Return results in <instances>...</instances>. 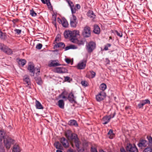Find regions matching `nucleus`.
Here are the masks:
<instances>
[{"label":"nucleus","mask_w":152,"mask_h":152,"mask_svg":"<svg viewBox=\"0 0 152 152\" xmlns=\"http://www.w3.org/2000/svg\"><path fill=\"white\" fill-rule=\"evenodd\" d=\"M65 135L69 141L72 147L77 149L78 152H85L84 148L80 147L81 143L77 134L69 130L65 132Z\"/></svg>","instance_id":"f257e3e1"},{"label":"nucleus","mask_w":152,"mask_h":152,"mask_svg":"<svg viewBox=\"0 0 152 152\" xmlns=\"http://www.w3.org/2000/svg\"><path fill=\"white\" fill-rule=\"evenodd\" d=\"M96 48V43L93 41L87 42L86 45V49L87 52L89 53H91Z\"/></svg>","instance_id":"f03ea898"},{"label":"nucleus","mask_w":152,"mask_h":152,"mask_svg":"<svg viewBox=\"0 0 152 152\" xmlns=\"http://www.w3.org/2000/svg\"><path fill=\"white\" fill-rule=\"evenodd\" d=\"M82 36L84 38H88L91 36V28L88 26H86L84 28L82 32Z\"/></svg>","instance_id":"7ed1b4c3"},{"label":"nucleus","mask_w":152,"mask_h":152,"mask_svg":"<svg viewBox=\"0 0 152 152\" xmlns=\"http://www.w3.org/2000/svg\"><path fill=\"white\" fill-rule=\"evenodd\" d=\"M126 149L127 152H138V150L135 144L128 143Z\"/></svg>","instance_id":"20e7f679"},{"label":"nucleus","mask_w":152,"mask_h":152,"mask_svg":"<svg viewBox=\"0 0 152 152\" xmlns=\"http://www.w3.org/2000/svg\"><path fill=\"white\" fill-rule=\"evenodd\" d=\"M14 140L9 137H7L4 139V142L5 145L7 149H9L11 145L13 144L14 142Z\"/></svg>","instance_id":"39448f33"},{"label":"nucleus","mask_w":152,"mask_h":152,"mask_svg":"<svg viewBox=\"0 0 152 152\" xmlns=\"http://www.w3.org/2000/svg\"><path fill=\"white\" fill-rule=\"evenodd\" d=\"M148 144L147 141L142 138H141L139 140L137 145L141 149H143L146 147Z\"/></svg>","instance_id":"423d86ee"},{"label":"nucleus","mask_w":152,"mask_h":152,"mask_svg":"<svg viewBox=\"0 0 152 152\" xmlns=\"http://www.w3.org/2000/svg\"><path fill=\"white\" fill-rule=\"evenodd\" d=\"M68 130H67V131ZM64 134H65V133H64ZM65 136L66 137L67 139L64 137H62L60 138V142L61 143V144L62 145L63 147H64V148H66L69 147V142H70L68 140L67 137L66 136Z\"/></svg>","instance_id":"0eeeda50"},{"label":"nucleus","mask_w":152,"mask_h":152,"mask_svg":"<svg viewBox=\"0 0 152 152\" xmlns=\"http://www.w3.org/2000/svg\"><path fill=\"white\" fill-rule=\"evenodd\" d=\"M77 23L78 20L76 16L72 14V17L70 19V25L71 27L75 28Z\"/></svg>","instance_id":"6e6552de"},{"label":"nucleus","mask_w":152,"mask_h":152,"mask_svg":"<svg viewBox=\"0 0 152 152\" xmlns=\"http://www.w3.org/2000/svg\"><path fill=\"white\" fill-rule=\"evenodd\" d=\"M106 96V93L102 91L96 96V98L97 101L100 102L104 99Z\"/></svg>","instance_id":"1a4fd4ad"},{"label":"nucleus","mask_w":152,"mask_h":152,"mask_svg":"<svg viewBox=\"0 0 152 152\" xmlns=\"http://www.w3.org/2000/svg\"><path fill=\"white\" fill-rule=\"evenodd\" d=\"M71 40L72 42V40L77 39V38L80 37V32L79 31L74 30L73 31H71Z\"/></svg>","instance_id":"9d476101"},{"label":"nucleus","mask_w":152,"mask_h":152,"mask_svg":"<svg viewBox=\"0 0 152 152\" xmlns=\"http://www.w3.org/2000/svg\"><path fill=\"white\" fill-rule=\"evenodd\" d=\"M86 61L84 60L78 64L77 66V69H83L85 68L86 65Z\"/></svg>","instance_id":"9b49d317"},{"label":"nucleus","mask_w":152,"mask_h":152,"mask_svg":"<svg viewBox=\"0 0 152 152\" xmlns=\"http://www.w3.org/2000/svg\"><path fill=\"white\" fill-rule=\"evenodd\" d=\"M55 72L58 73H63L66 72L67 70L64 67H56L55 69Z\"/></svg>","instance_id":"f8f14e48"},{"label":"nucleus","mask_w":152,"mask_h":152,"mask_svg":"<svg viewBox=\"0 0 152 152\" xmlns=\"http://www.w3.org/2000/svg\"><path fill=\"white\" fill-rule=\"evenodd\" d=\"M58 62V60H51L48 64V66L50 67H55L59 66L61 65Z\"/></svg>","instance_id":"ddd939ff"},{"label":"nucleus","mask_w":152,"mask_h":152,"mask_svg":"<svg viewBox=\"0 0 152 152\" xmlns=\"http://www.w3.org/2000/svg\"><path fill=\"white\" fill-rule=\"evenodd\" d=\"M68 4L69 5V6L70 7L71 10L72 14L75 13L76 12V10H77V9L74 6L72 2L71 1H69Z\"/></svg>","instance_id":"4468645a"},{"label":"nucleus","mask_w":152,"mask_h":152,"mask_svg":"<svg viewBox=\"0 0 152 152\" xmlns=\"http://www.w3.org/2000/svg\"><path fill=\"white\" fill-rule=\"evenodd\" d=\"M7 137L8 136L6 134L4 130H0V143L2 141V139H4Z\"/></svg>","instance_id":"2eb2a0df"},{"label":"nucleus","mask_w":152,"mask_h":152,"mask_svg":"<svg viewBox=\"0 0 152 152\" xmlns=\"http://www.w3.org/2000/svg\"><path fill=\"white\" fill-rule=\"evenodd\" d=\"M110 120V118H109L108 116H105L102 119V123L104 124H107L109 122Z\"/></svg>","instance_id":"dca6fc26"},{"label":"nucleus","mask_w":152,"mask_h":152,"mask_svg":"<svg viewBox=\"0 0 152 152\" xmlns=\"http://www.w3.org/2000/svg\"><path fill=\"white\" fill-rule=\"evenodd\" d=\"M28 69L30 72L33 73L34 74L36 72V70L34 68V66L32 64H30L28 65Z\"/></svg>","instance_id":"f3484780"},{"label":"nucleus","mask_w":152,"mask_h":152,"mask_svg":"<svg viewBox=\"0 0 152 152\" xmlns=\"http://www.w3.org/2000/svg\"><path fill=\"white\" fill-rule=\"evenodd\" d=\"M68 124L71 126H74L75 127H77L78 126V124L76 121L74 120H71L68 123Z\"/></svg>","instance_id":"a211bd4d"},{"label":"nucleus","mask_w":152,"mask_h":152,"mask_svg":"<svg viewBox=\"0 0 152 152\" xmlns=\"http://www.w3.org/2000/svg\"><path fill=\"white\" fill-rule=\"evenodd\" d=\"M71 31H66L64 32V37L66 38H71Z\"/></svg>","instance_id":"6ab92c4d"},{"label":"nucleus","mask_w":152,"mask_h":152,"mask_svg":"<svg viewBox=\"0 0 152 152\" xmlns=\"http://www.w3.org/2000/svg\"><path fill=\"white\" fill-rule=\"evenodd\" d=\"M65 47V45L62 42L58 43L56 44H55L54 47V48H64Z\"/></svg>","instance_id":"aec40b11"},{"label":"nucleus","mask_w":152,"mask_h":152,"mask_svg":"<svg viewBox=\"0 0 152 152\" xmlns=\"http://www.w3.org/2000/svg\"><path fill=\"white\" fill-rule=\"evenodd\" d=\"M75 97H74L73 94L72 92L69 93L68 96V99L69 101L71 103L75 102Z\"/></svg>","instance_id":"412c9836"},{"label":"nucleus","mask_w":152,"mask_h":152,"mask_svg":"<svg viewBox=\"0 0 152 152\" xmlns=\"http://www.w3.org/2000/svg\"><path fill=\"white\" fill-rule=\"evenodd\" d=\"M72 42L77 44L79 45H83L84 44V42L83 40H78L77 39H72Z\"/></svg>","instance_id":"4be33fe9"},{"label":"nucleus","mask_w":152,"mask_h":152,"mask_svg":"<svg viewBox=\"0 0 152 152\" xmlns=\"http://www.w3.org/2000/svg\"><path fill=\"white\" fill-rule=\"evenodd\" d=\"M94 32L96 34H99L100 32V28L96 25H95L94 26Z\"/></svg>","instance_id":"5701e85b"},{"label":"nucleus","mask_w":152,"mask_h":152,"mask_svg":"<svg viewBox=\"0 0 152 152\" xmlns=\"http://www.w3.org/2000/svg\"><path fill=\"white\" fill-rule=\"evenodd\" d=\"M23 81L26 82V83L28 85L30 84V81L29 79V77L27 75H25L23 77Z\"/></svg>","instance_id":"b1692460"},{"label":"nucleus","mask_w":152,"mask_h":152,"mask_svg":"<svg viewBox=\"0 0 152 152\" xmlns=\"http://www.w3.org/2000/svg\"><path fill=\"white\" fill-rule=\"evenodd\" d=\"M7 38V34L5 33H3L0 31V38L4 40H5Z\"/></svg>","instance_id":"393cba45"},{"label":"nucleus","mask_w":152,"mask_h":152,"mask_svg":"<svg viewBox=\"0 0 152 152\" xmlns=\"http://www.w3.org/2000/svg\"><path fill=\"white\" fill-rule=\"evenodd\" d=\"M20 149L19 146L17 145H14L12 150V152H20Z\"/></svg>","instance_id":"a878e982"},{"label":"nucleus","mask_w":152,"mask_h":152,"mask_svg":"<svg viewBox=\"0 0 152 152\" xmlns=\"http://www.w3.org/2000/svg\"><path fill=\"white\" fill-rule=\"evenodd\" d=\"M108 137L110 139H113L115 136V134L113 133V131L111 129H110L107 133Z\"/></svg>","instance_id":"bb28decb"},{"label":"nucleus","mask_w":152,"mask_h":152,"mask_svg":"<svg viewBox=\"0 0 152 152\" xmlns=\"http://www.w3.org/2000/svg\"><path fill=\"white\" fill-rule=\"evenodd\" d=\"M54 146L56 148L61 149L63 148V146L59 142H56L54 144Z\"/></svg>","instance_id":"cd10ccee"},{"label":"nucleus","mask_w":152,"mask_h":152,"mask_svg":"<svg viewBox=\"0 0 152 152\" xmlns=\"http://www.w3.org/2000/svg\"><path fill=\"white\" fill-rule=\"evenodd\" d=\"M35 104V106L37 109H43L42 106L39 101L36 100Z\"/></svg>","instance_id":"c85d7f7f"},{"label":"nucleus","mask_w":152,"mask_h":152,"mask_svg":"<svg viewBox=\"0 0 152 152\" xmlns=\"http://www.w3.org/2000/svg\"><path fill=\"white\" fill-rule=\"evenodd\" d=\"M34 79L38 84L40 85L42 84V81L40 77H35Z\"/></svg>","instance_id":"c756f323"},{"label":"nucleus","mask_w":152,"mask_h":152,"mask_svg":"<svg viewBox=\"0 0 152 152\" xmlns=\"http://www.w3.org/2000/svg\"><path fill=\"white\" fill-rule=\"evenodd\" d=\"M58 106L61 109H64V103L62 100H60L58 102Z\"/></svg>","instance_id":"7c9ffc66"},{"label":"nucleus","mask_w":152,"mask_h":152,"mask_svg":"<svg viewBox=\"0 0 152 152\" xmlns=\"http://www.w3.org/2000/svg\"><path fill=\"white\" fill-rule=\"evenodd\" d=\"M87 15L88 17L91 18H94L95 16V15L94 14L93 12L90 10H89L88 12L87 13Z\"/></svg>","instance_id":"2f4dec72"},{"label":"nucleus","mask_w":152,"mask_h":152,"mask_svg":"<svg viewBox=\"0 0 152 152\" xmlns=\"http://www.w3.org/2000/svg\"><path fill=\"white\" fill-rule=\"evenodd\" d=\"M61 24L62 26L64 27H67L69 25L67 20L65 19L62 20Z\"/></svg>","instance_id":"473e14b6"},{"label":"nucleus","mask_w":152,"mask_h":152,"mask_svg":"<svg viewBox=\"0 0 152 152\" xmlns=\"http://www.w3.org/2000/svg\"><path fill=\"white\" fill-rule=\"evenodd\" d=\"M3 52L6 53L8 55H10L12 54V50L9 48L7 46L5 51H4Z\"/></svg>","instance_id":"72a5a7b5"},{"label":"nucleus","mask_w":152,"mask_h":152,"mask_svg":"<svg viewBox=\"0 0 152 152\" xmlns=\"http://www.w3.org/2000/svg\"><path fill=\"white\" fill-rule=\"evenodd\" d=\"M99 88L102 90V91H104L106 89V85L104 83H102L100 86Z\"/></svg>","instance_id":"f704fd0d"},{"label":"nucleus","mask_w":152,"mask_h":152,"mask_svg":"<svg viewBox=\"0 0 152 152\" xmlns=\"http://www.w3.org/2000/svg\"><path fill=\"white\" fill-rule=\"evenodd\" d=\"M147 138L148 140V144L149 145L152 146V137L150 136H148Z\"/></svg>","instance_id":"c9c22d12"},{"label":"nucleus","mask_w":152,"mask_h":152,"mask_svg":"<svg viewBox=\"0 0 152 152\" xmlns=\"http://www.w3.org/2000/svg\"><path fill=\"white\" fill-rule=\"evenodd\" d=\"M26 61L25 59H20L18 61V64L20 65L24 66L26 64Z\"/></svg>","instance_id":"e433bc0d"},{"label":"nucleus","mask_w":152,"mask_h":152,"mask_svg":"<svg viewBox=\"0 0 152 152\" xmlns=\"http://www.w3.org/2000/svg\"><path fill=\"white\" fill-rule=\"evenodd\" d=\"M142 103L143 105H144L146 104H150V101L148 99H146L144 100H143L140 101Z\"/></svg>","instance_id":"4c0bfd02"},{"label":"nucleus","mask_w":152,"mask_h":152,"mask_svg":"<svg viewBox=\"0 0 152 152\" xmlns=\"http://www.w3.org/2000/svg\"><path fill=\"white\" fill-rule=\"evenodd\" d=\"M143 152H152V148L150 147H147L144 150Z\"/></svg>","instance_id":"58836bf2"},{"label":"nucleus","mask_w":152,"mask_h":152,"mask_svg":"<svg viewBox=\"0 0 152 152\" xmlns=\"http://www.w3.org/2000/svg\"><path fill=\"white\" fill-rule=\"evenodd\" d=\"M30 14L32 17H35L37 16V13L34 11L33 9L30 10Z\"/></svg>","instance_id":"ea45409f"},{"label":"nucleus","mask_w":152,"mask_h":152,"mask_svg":"<svg viewBox=\"0 0 152 152\" xmlns=\"http://www.w3.org/2000/svg\"><path fill=\"white\" fill-rule=\"evenodd\" d=\"M111 46V45L110 44L108 43L105 46L104 49L105 50H108V47H110Z\"/></svg>","instance_id":"a19ab883"},{"label":"nucleus","mask_w":152,"mask_h":152,"mask_svg":"<svg viewBox=\"0 0 152 152\" xmlns=\"http://www.w3.org/2000/svg\"><path fill=\"white\" fill-rule=\"evenodd\" d=\"M114 33L115 34H116L117 35L120 37H121L122 36V33H120L118 32V31L116 30L114 31Z\"/></svg>","instance_id":"79ce46f5"},{"label":"nucleus","mask_w":152,"mask_h":152,"mask_svg":"<svg viewBox=\"0 0 152 152\" xmlns=\"http://www.w3.org/2000/svg\"><path fill=\"white\" fill-rule=\"evenodd\" d=\"M116 114L115 112L114 111L113 113H111L108 116L110 118V119L114 118Z\"/></svg>","instance_id":"37998d69"},{"label":"nucleus","mask_w":152,"mask_h":152,"mask_svg":"<svg viewBox=\"0 0 152 152\" xmlns=\"http://www.w3.org/2000/svg\"><path fill=\"white\" fill-rule=\"evenodd\" d=\"M91 152H98L96 148L94 147H91Z\"/></svg>","instance_id":"c03bdc74"},{"label":"nucleus","mask_w":152,"mask_h":152,"mask_svg":"<svg viewBox=\"0 0 152 152\" xmlns=\"http://www.w3.org/2000/svg\"><path fill=\"white\" fill-rule=\"evenodd\" d=\"M42 45L41 44L39 43L37 45L36 48L37 49L40 50L42 48Z\"/></svg>","instance_id":"a18cd8bd"},{"label":"nucleus","mask_w":152,"mask_h":152,"mask_svg":"<svg viewBox=\"0 0 152 152\" xmlns=\"http://www.w3.org/2000/svg\"><path fill=\"white\" fill-rule=\"evenodd\" d=\"M88 83L87 82L85 81H81V84L83 86L85 87L88 86Z\"/></svg>","instance_id":"49530a36"},{"label":"nucleus","mask_w":152,"mask_h":152,"mask_svg":"<svg viewBox=\"0 0 152 152\" xmlns=\"http://www.w3.org/2000/svg\"><path fill=\"white\" fill-rule=\"evenodd\" d=\"M91 75L92 78L94 77L96 75V73L94 71H90Z\"/></svg>","instance_id":"de8ad7c7"},{"label":"nucleus","mask_w":152,"mask_h":152,"mask_svg":"<svg viewBox=\"0 0 152 152\" xmlns=\"http://www.w3.org/2000/svg\"><path fill=\"white\" fill-rule=\"evenodd\" d=\"M143 106L144 105H143L141 101H140V103L138 104L137 106L140 109L142 108Z\"/></svg>","instance_id":"09e8293b"},{"label":"nucleus","mask_w":152,"mask_h":152,"mask_svg":"<svg viewBox=\"0 0 152 152\" xmlns=\"http://www.w3.org/2000/svg\"><path fill=\"white\" fill-rule=\"evenodd\" d=\"M14 31L16 32V33H17L18 34H20L21 32V30L18 29H15L14 30Z\"/></svg>","instance_id":"8fccbe9b"},{"label":"nucleus","mask_w":152,"mask_h":152,"mask_svg":"<svg viewBox=\"0 0 152 152\" xmlns=\"http://www.w3.org/2000/svg\"><path fill=\"white\" fill-rule=\"evenodd\" d=\"M7 46H6L5 45H4V46H2V48H1L0 50H1L3 52L5 51L6 49V48H7Z\"/></svg>","instance_id":"3c124183"},{"label":"nucleus","mask_w":152,"mask_h":152,"mask_svg":"<svg viewBox=\"0 0 152 152\" xmlns=\"http://www.w3.org/2000/svg\"><path fill=\"white\" fill-rule=\"evenodd\" d=\"M45 3L48 6H51V4L49 0H45Z\"/></svg>","instance_id":"603ef678"},{"label":"nucleus","mask_w":152,"mask_h":152,"mask_svg":"<svg viewBox=\"0 0 152 152\" xmlns=\"http://www.w3.org/2000/svg\"><path fill=\"white\" fill-rule=\"evenodd\" d=\"M65 61L68 64H70L71 62V60L68 58H66L65 59Z\"/></svg>","instance_id":"864d4df0"},{"label":"nucleus","mask_w":152,"mask_h":152,"mask_svg":"<svg viewBox=\"0 0 152 152\" xmlns=\"http://www.w3.org/2000/svg\"><path fill=\"white\" fill-rule=\"evenodd\" d=\"M70 49H75L77 48V47L75 45H70Z\"/></svg>","instance_id":"5fc2aeb1"},{"label":"nucleus","mask_w":152,"mask_h":152,"mask_svg":"<svg viewBox=\"0 0 152 152\" xmlns=\"http://www.w3.org/2000/svg\"><path fill=\"white\" fill-rule=\"evenodd\" d=\"M64 80L65 81H68L70 79V78L68 76H66L64 77Z\"/></svg>","instance_id":"6e6d98bb"},{"label":"nucleus","mask_w":152,"mask_h":152,"mask_svg":"<svg viewBox=\"0 0 152 152\" xmlns=\"http://www.w3.org/2000/svg\"><path fill=\"white\" fill-rule=\"evenodd\" d=\"M120 151L121 152H126L124 149V148H121L120 149Z\"/></svg>","instance_id":"4d7b16f0"},{"label":"nucleus","mask_w":152,"mask_h":152,"mask_svg":"<svg viewBox=\"0 0 152 152\" xmlns=\"http://www.w3.org/2000/svg\"><path fill=\"white\" fill-rule=\"evenodd\" d=\"M75 7L77 8V9H79L80 8V5L79 4H76Z\"/></svg>","instance_id":"13d9d810"},{"label":"nucleus","mask_w":152,"mask_h":152,"mask_svg":"<svg viewBox=\"0 0 152 152\" xmlns=\"http://www.w3.org/2000/svg\"><path fill=\"white\" fill-rule=\"evenodd\" d=\"M70 49V45H69V46H66V47H65V51L67 50Z\"/></svg>","instance_id":"bf43d9fd"},{"label":"nucleus","mask_w":152,"mask_h":152,"mask_svg":"<svg viewBox=\"0 0 152 152\" xmlns=\"http://www.w3.org/2000/svg\"><path fill=\"white\" fill-rule=\"evenodd\" d=\"M67 152H75V151L73 149H70L67 151Z\"/></svg>","instance_id":"052dcab7"},{"label":"nucleus","mask_w":152,"mask_h":152,"mask_svg":"<svg viewBox=\"0 0 152 152\" xmlns=\"http://www.w3.org/2000/svg\"><path fill=\"white\" fill-rule=\"evenodd\" d=\"M57 20H58V22L59 23H62V20H61L59 18H57Z\"/></svg>","instance_id":"680f3d73"},{"label":"nucleus","mask_w":152,"mask_h":152,"mask_svg":"<svg viewBox=\"0 0 152 152\" xmlns=\"http://www.w3.org/2000/svg\"><path fill=\"white\" fill-rule=\"evenodd\" d=\"M60 39L58 37H56L55 39V41H58Z\"/></svg>","instance_id":"e2e57ef3"},{"label":"nucleus","mask_w":152,"mask_h":152,"mask_svg":"<svg viewBox=\"0 0 152 152\" xmlns=\"http://www.w3.org/2000/svg\"><path fill=\"white\" fill-rule=\"evenodd\" d=\"M4 44L0 43V49L1 48H2V46H4Z\"/></svg>","instance_id":"0e129e2a"},{"label":"nucleus","mask_w":152,"mask_h":152,"mask_svg":"<svg viewBox=\"0 0 152 152\" xmlns=\"http://www.w3.org/2000/svg\"><path fill=\"white\" fill-rule=\"evenodd\" d=\"M18 21V19H14L13 20V22L14 23L15 22H17Z\"/></svg>","instance_id":"69168bd1"},{"label":"nucleus","mask_w":152,"mask_h":152,"mask_svg":"<svg viewBox=\"0 0 152 152\" xmlns=\"http://www.w3.org/2000/svg\"><path fill=\"white\" fill-rule=\"evenodd\" d=\"M60 150V149H59L57 150L56 152H62V151H61V150Z\"/></svg>","instance_id":"338daca9"},{"label":"nucleus","mask_w":152,"mask_h":152,"mask_svg":"<svg viewBox=\"0 0 152 152\" xmlns=\"http://www.w3.org/2000/svg\"><path fill=\"white\" fill-rule=\"evenodd\" d=\"M99 152H106L104 151L102 149H101V150H99Z\"/></svg>","instance_id":"774afa93"}]
</instances>
